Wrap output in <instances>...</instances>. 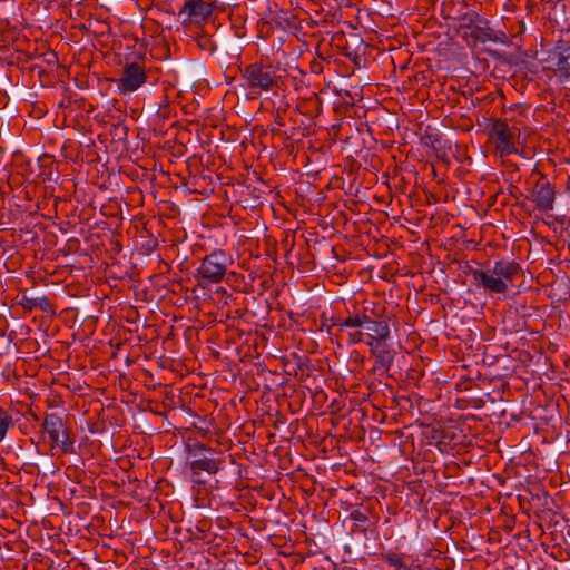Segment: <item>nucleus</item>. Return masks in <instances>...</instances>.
I'll use <instances>...</instances> for the list:
<instances>
[{
  "instance_id": "4",
  "label": "nucleus",
  "mask_w": 570,
  "mask_h": 570,
  "mask_svg": "<svg viewBox=\"0 0 570 570\" xmlns=\"http://www.w3.org/2000/svg\"><path fill=\"white\" fill-rule=\"evenodd\" d=\"M246 87L253 92L268 91L275 85L274 75L269 68L259 63H252L242 70Z\"/></svg>"
},
{
  "instance_id": "18",
  "label": "nucleus",
  "mask_w": 570,
  "mask_h": 570,
  "mask_svg": "<svg viewBox=\"0 0 570 570\" xmlns=\"http://www.w3.org/2000/svg\"><path fill=\"white\" fill-rule=\"evenodd\" d=\"M214 451L209 448H206L203 443H195L193 445V448L190 449V453L194 455V456H199V455H206V454H212Z\"/></svg>"
},
{
  "instance_id": "10",
  "label": "nucleus",
  "mask_w": 570,
  "mask_h": 570,
  "mask_svg": "<svg viewBox=\"0 0 570 570\" xmlns=\"http://www.w3.org/2000/svg\"><path fill=\"white\" fill-rule=\"evenodd\" d=\"M367 338L375 341L376 345H382L390 337V327L385 321L371 320L364 325Z\"/></svg>"
},
{
  "instance_id": "15",
  "label": "nucleus",
  "mask_w": 570,
  "mask_h": 570,
  "mask_svg": "<svg viewBox=\"0 0 570 570\" xmlns=\"http://www.w3.org/2000/svg\"><path fill=\"white\" fill-rule=\"evenodd\" d=\"M482 19L483 17L478 12L469 11L461 16L460 26L463 28H471L473 30Z\"/></svg>"
},
{
  "instance_id": "12",
  "label": "nucleus",
  "mask_w": 570,
  "mask_h": 570,
  "mask_svg": "<svg viewBox=\"0 0 570 570\" xmlns=\"http://www.w3.org/2000/svg\"><path fill=\"white\" fill-rule=\"evenodd\" d=\"M405 559V554L391 551L382 554V560L393 568L392 570H412V566L407 564Z\"/></svg>"
},
{
  "instance_id": "13",
  "label": "nucleus",
  "mask_w": 570,
  "mask_h": 570,
  "mask_svg": "<svg viewBox=\"0 0 570 570\" xmlns=\"http://www.w3.org/2000/svg\"><path fill=\"white\" fill-rule=\"evenodd\" d=\"M373 355L375 356V364L373 371L387 372L394 358L392 352L383 348L377 352H374Z\"/></svg>"
},
{
  "instance_id": "19",
  "label": "nucleus",
  "mask_w": 570,
  "mask_h": 570,
  "mask_svg": "<svg viewBox=\"0 0 570 570\" xmlns=\"http://www.w3.org/2000/svg\"><path fill=\"white\" fill-rule=\"evenodd\" d=\"M351 519L357 523H365L368 518L366 515V513H364L363 511L361 510H354L351 512Z\"/></svg>"
},
{
  "instance_id": "6",
  "label": "nucleus",
  "mask_w": 570,
  "mask_h": 570,
  "mask_svg": "<svg viewBox=\"0 0 570 570\" xmlns=\"http://www.w3.org/2000/svg\"><path fill=\"white\" fill-rule=\"evenodd\" d=\"M491 132L498 140L497 149L500 156H508L517 151L514 147L517 132L513 128L509 127L504 120H495L492 124Z\"/></svg>"
},
{
  "instance_id": "16",
  "label": "nucleus",
  "mask_w": 570,
  "mask_h": 570,
  "mask_svg": "<svg viewBox=\"0 0 570 570\" xmlns=\"http://www.w3.org/2000/svg\"><path fill=\"white\" fill-rule=\"evenodd\" d=\"M557 67L559 70H570V45L560 50Z\"/></svg>"
},
{
  "instance_id": "23",
  "label": "nucleus",
  "mask_w": 570,
  "mask_h": 570,
  "mask_svg": "<svg viewBox=\"0 0 570 570\" xmlns=\"http://www.w3.org/2000/svg\"><path fill=\"white\" fill-rule=\"evenodd\" d=\"M567 187L570 189V177L568 178Z\"/></svg>"
},
{
  "instance_id": "7",
  "label": "nucleus",
  "mask_w": 570,
  "mask_h": 570,
  "mask_svg": "<svg viewBox=\"0 0 570 570\" xmlns=\"http://www.w3.org/2000/svg\"><path fill=\"white\" fill-rule=\"evenodd\" d=\"M212 12V6L203 0H186L178 12V18L183 23H199L207 20Z\"/></svg>"
},
{
  "instance_id": "3",
  "label": "nucleus",
  "mask_w": 570,
  "mask_h": 570,
  "mask_svg": "<svg viewBox=\"0 0 570 570\" xmlns=\"http://www.w3.org/2000/svg\"><path fill=\"white\" fill-rule=\"evenodd\" d=\"M228 266V257L223 250H214L206 255L199 267L197 276L206 284L219 283L226 273Z\"/></svg>"
},
{
  "instance_id": "21",
  "label": "nucleus",
  "mask_w": 570,
  "mask_h": 570,
  "mask_svg": "<svg viewBox=\"0 0 570 570\" xmlns=\"http://www.w3.org/2000/svg\"><path fill=\"white\" fill-rule=\"evenodd\" d=\"M366 344L371 347L372 354H374V352H377L379 351L377 348L381 346V345H376V342L372 341L370 338L366 341Z\"/></svg>"
},
{
  "instance_id": "14",
  "label": "nucleus",
  "mask_w": 570,
  "mask_h": 570,
  "mask_svg": "<svg viewBox=\"0 0 570 570\" xmlns=\"http://www.w3.org/2000/svg\"><path fill=\"white\" fill-rule=\"evenodd\" d=\"M368 316L366 314L354 313L348 315L343 322L338 323L337 326L343 330L344 327L358 328L364 327Z\"/></svg>"
},
{
  "instance_id": "9",
  "label": "nucleus",
  "mask_w": 570,
  "mask_h": 570,
  "mask_svg": "<svg viewBox=\"0 0 570 570\" xmlns=\"http://www.w3.org/2000/svg\"><path fill=\"white\" fill-rule=\"evenodd\" d=\"M471 37L482 43H485V42L504 43L505 38H507V36L503 31L495 30V29L491 28L489 21L484 18L471 31Z\"/></svg>"
},
{
  "instance_id": "22",
  "label": "nucleus",
  "mask_w": 570,
  "mask_h": 570,
  "mask_svg": "<svg viewBox=\"0 0 570 570\" xmlns=\"http://www.w3.org/2000/svg\"><path fill=\"white\" fill-rule=\"evenodd\" d=\"M426 140H429V141H426L425 145H429V144L434 145L438 141V139L433 136H428Z\"/></svg>"
},
{
  "instance_id": "1",
  "label": "nucleus",
  "mask_w": 570,
  "mask_h": 570,
  "mask_svg": "<svg viewBox=\"0 0 570 570\" xmlns=\"http://www.w3.org/2000/svg\"><path fill=\"white\" fill-rule=\"evenodd\" d=\"M520 265L512 259H499L484 269H475L472 275L484 292L504 294L513 285L514 277L520 273Z\"/></svg>"
},
{
  "instance_id": "11",
  "label": "nucleus",
  "mask_w": 570,
  "mask_h": 570,
  "mask_svg": "<svg viewBox=\"0 0 570 570\" xmlns=\"http://www.w3.org/2000/svg\"><path fill=\"white\" fill-rule=\"evenodd\" d=\"M223 459L212 455H199L190 462V469L194 473L205 471L209 474H215L222 469Z\"/></svg>"
},
{
  "instance_id": "2",
  "label": "nucleus",
  "mask_w": 570,
  "mask_h": 570,
  "mask_svg": "<svg viewBox=\"0 0 570 570\" xmlns=\"http://www.w3.org/2000/svg\"><path fill=\"white\" fill-rule=\"evenodd\" d=\"M42 429L48 434L52 451L55 446H59L63 453H75V440L71 436L70 430L65 425V421L58 413L47 414Z\"/></svg>"
},
{
  "instance_id": "17",
  "label": "nucleus",
  "mask_w": 570,
  "mask_h": 570,
  "mask_svg": "<svg viewBox=\"0 0 570 570\" xmlns=\"http://www.w3.org/2000/svg\"><path fill=\"white\" fill-rule=\"evenodd\" d=\"M12 424L11 417L8 413L0 409V442L6 438V434Z\"/></svg>"
},
{
  "instance_id": "8",
  "label": "nucleus",
  "mask_w": 570,
  "mask_h": 570,
  "mask_svg": "<svg viewBox=\"0 0 570 570\" xmlns=\"http://www.w3.org/2000/svg\"><path fill=\"white\" fill-rule=\"evenodd\" d=\"M530 199L535 204V207L542 212H548L553 208L556 191L544 176H541L534 184Z\"/></svg>"
},
{
  "instance_id": "20",
  "label": "nucleus",
  "mask_w": 570,
  "mask_h": 570,
  "mask_svg": "<svg viewBox=\"0 0 570 570\" xmlns=\"http://www.w3.org/2000/svg\"><path fill=\"white\" fill-rule=\"evenodd\" d=\"M348 340H350L351 344L361 343L363 341V333L360 331L351 332V333H348Z\"/></svg>"
},
{
  "instance_id": "5",
  "label": "nucleus",
  "mask_w": 570,
  "mask_h": 570,
  "mask_svg": "<svg viewBox=\"0 0 570 570\" xmlns=\"http://www.w3.org/2000/svg\"><path fill=\"white\" fill-rule=\"evenodd\" d=\"M146 78L144 68L137 62H131L125 65L121 76L115 82L118 91L126 95L139 89L146 82Z\"/></svg>"
}]
</instances>
